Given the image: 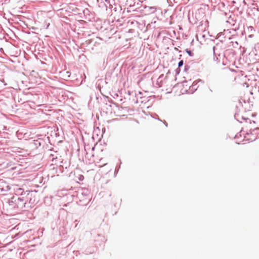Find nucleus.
Here are the masks:
<instances>
[{"mask_svg": "<svg viewBox=\"0 0 259 259\" xmlns=\"http://www.w3.org/2000/svg\"><path fill=\"white\" fill-rule=\"evenodd\" d=\"M56 152H54V154L53 153H51L50 154V158H52V160L53 161L54 159H56L57 158V155H56Z\"/></svg>", "mask_w": 259, "mask_h": 259, "instance_id": "nucleus-10", "label": "nucleus"}, {"mask_svg": "<svg viewBox=\"0 0 259 259\" xmlns=\"http://www.w3.org/2000/svg\"><path fill=\"white\" fill-rule=\"evenodd\" d=\"M115 96H116V97H118V94H116H116H114V96H113V97H114V98H115Z\"/></svg>", "mask_w": 259, "mask_h": 259, "instance_id": "nucleus-17", "label": "nucleus"}, {"mask_svg": "<svg viewBox=\"0 0 259 259\" xmlns=\"http://www.w3.org/2000/svg\"><path fill=\"white\" fill-rule=\"evenodd\" d=\"M234 118L239 122H242V120H246L248 119L244 116H240L239 113H236L234 115Z\"/></svg>", "mask_w": 259, "mask_h": 259, "instance_id": "nucleus-5", "label": "nucleus"}, {"mask_svg": "<svg viewBox=\"0 0 259 259\" xmlns=\"http://www.w3.org/2000/svg\"><path fill=\"white\" fill-rule=\"evenodd\" d=\"M164 123L166 126H167V123L165 121L164 122Z\"/></svg>", "mask_w": 259, "mask_h": 259, "instance_id": "nucleus-18", "label": "nucleus"}, {"mask_svg": "<svg viewBox=\"0 0 259 259\" xmlns=\"http://www.w3.org/2000/svg\"><path fill=\"white\" fill-rule=\"evenodd\" d=\"M248 136H252V137H249L247 140L252 142L259 137V128H255L250 133H247Z\"/></svg>", "mask_w": 259, "mask_h": 259, "instance_id": "nucleus-2", "label": "nucleus"}, {"mask_svg": "<svg viewBox=\"0 0 259 259\" xmlns=\"http://www.w3.org/2000/svg\"><path fill=\"white\" fill-rule=\"evenodd\" d=\"M31 144L34 148H38L41 146H44L45 142L41 139H38L37 140H33L31 142Z\"/></svg>", "mask_w": 259, "mask_h": 259, "instance_id": "nucleus-4", "label": "nucleus"}, {"mask_svg": "<svg viewBox=\"0 0 259 259\" xmlns=\"http://www.w3.org/2000/svg\"><path fill=\"white\" fill-rule=\"evenodd\" d=\"M105 1L109 5H111L110 0H105Z\"/></svg>", "mask_w": 259, "mask_h": 259, "instance_id": "nucleus-15", "label": "nucleus"}, {"mask_svg": "<svg viewBox=\"0 0 259 259\" xmlns=\"http://www.w3.org/2000/svg\"><path fill=\"white\" fill-rule=\"evenodd\" d=\"M247 31L249 33H254L255 32V29L253 26H248L247 28Z\"/></svg>", "mask_w": 259, "mask_h": 259, "instance_id": "nucleus-8", "label": "nucleus"}, {"mask_svg": "<svg viewBox=\"0 0 259 259\" xmlns=\"http://www.w3.org/2000/svg\"><path fill=\"white\" fill-rule=\"evenodd\" d=\"M215 50H216V48L215 46H213V60L214 61H217L218 60V58H219V57L220 56V54H218L216 52H215Z\"/></svg>", "mask_w": 259, "mask_h": 259, "instance_id": "nucleus-6", "label": "nucleus"}, {"mask_svg": "<svg viewBox=\"0 0 259 259\" xmlns=\"http://www.w3.org/2000/svg\"><path fill=\"white\" fill-rule=\"evenodd\" d=\"M254 36V35L253 34H251L248 35V37L249 38H252Z\"/></svg>", "mask_w": 259, "mask_h": 259, "instance_id": "nucleus-16", "label": "nucleus"}, {"mask_svg": "<svg viewBox=\"0 0 259 259\" xmlns=\"http://www.w3.org/2000/svg\"><path fill=\"white\" fill-rule=\"evenodd\" d=\"M198 88L197 83L194 82L192 85L190 87V89L191 90H196Z\"/></svg>", "mask_w": 259, "mask_h": 259, "instance_id": "nucleus-9", "label": "nucleus"}, {"mask_svg": "<svg viewBox=\"0 0 259 259\" xmlns=\"http://www.w3.org/2000/svg\"><path fill=\"white\" fill-rule=\"evenodd\" d=\"M150 9L153 10V12H155L156 10V8L155 7H151Z\"/></svg>", "mask_w": 259, "mask_h": 259, "instance_id": "nucleus-14", "label": "nucleus"}, {"mask_svg": "<svg viewBox=\"0 0 259 259\" xmlns=\"http://www.w3.org/2000/svg\"><path fill=\"white\" fill-rule=\"evenodd\" d=\"M253 52L255 55H259V42L255 44L253 48Z\"/></svg>", "mask_w": 259, "mask_h": 259, "instance_id": "nucleus-7", "label": "nucleus"}, {"mask_svg": "<svg viewBox=\"0 0 259 259\" xmlns=\"http://www.w3.org/2000/svg\"><path fill=\"white\" fill-rule=\"evenodd\" d=\"M61 164L59 165V170L62 172H67V168L70 167V163L68 161H60Z\"/></svg>", "mask_w": 259, "mask_h": 259, "instance_id": "nucleus-3", "label": "nucleus"}, {"mask_svg": "<svg viewBox=\"0 0 259 259\" xmlns=\"http://www.w3.org/2000/svg\"><path fill=\"white\" fill-rule=\"evenodd\" d=\"M15 195L9 200L8 203L12 208L26 210L31 207V204L34 203L35 193L36 191L26 190L21 188H16L14 189Z\"/></svg>", "mask_w": 259, "mask_h": 259, "instance_id": "nucleus-1", "label": "nucleus"}, {"mask_svg": "<svg viewBox=\"0 0 259 259\" xmlns=\"http://www.w3.org/2000/svg\"><path fill=\"white\" fill-rule=\"evenodd\" d=\"M186 52L190 56H193L194 55V53L191 50L186 49Z\"/></svg>", "mask_w": 259, "mask_h": 259, "instance_id": "nucleus-12", "label": "nucleus"}, {"mask_svg": "<svg viewBox=\"0 0 259 259\" xmlns=\"http://www.w3.org/2000/svg\"><path fill=\"white\" fill-rule=\"evenodd\" d=\"M184 64V61L183 60H181L178 63V67H182Z\"/></svg>", "mask_w": 259, "mask_h": 259, "instance_id": "nucleus-13", "label": "nucleus"}, {"mask_svg": "<svg viewBox=\"0 0 259 259\" xmlns=\"http://www.w3.org/2000/svg\"><path fill=\"white\" fill-rule=\"evenodd\" d=\"M231 43L232 44V46L234 48H237L238 46V43L237 41H231Z\"/></svg>", "mask_w": 259, "mask_h": 259, "instance_id": "nucleus-11", "label": "nucleus"}]
</instances>
